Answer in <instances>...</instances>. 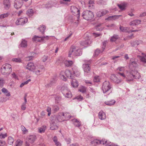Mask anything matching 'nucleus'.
Masks as SVG:
<instances>
[{
    "instance_id": "obj_1",
    "label": "nucleus",
    "mask_w": 146,
    "mask_h": 146,
    "mask_svg": "<svg viewBox=\"0 0 146 146\" xmlns=\"http://www.w3.org/2000/svg\"><path fill=\"white\" fill-rule=\"evenodd\" d=\"M82 54V50L77 47L72 46L69 52L68 56L69 57H71V55L74 56H79Z\"/></svg>"
},
{
    "instance_id": "obj_2",
    "label": "nucleus",
    "mask_w": 146,
    "mask_h": 146,
    "mask_svg": "<svg viewBox=\"0 0 146 146\" xmlns=\"http://www.w3.org/2000/svg\"><path fill=\"white\" fill-rule=\"evenodd\" d=\"M1 71L3 74L9 75L12 71L11 65L8 64L3 65L1 68Z\"/></svg>"
},
{
    "instance_id": "obj_3",
    "label": "nucleus",
    "mask_w": 146,
    "mask_h": 146,
    "mask_svg": "<svg viewBox=\"0 0 146 146\" xmlns=\"http://www.w3.org/2000/svg\"><path fill=\"white\" fill-rule=\"evenodd\" d=\"M82 15L84 19L88 21L91 20L94 16L93 13L90 11H84Z\"/></svg>"
},
{
    "instance_id": "obj_4",
    "label": "nucleus",
    "mask_w": 146,
    "mask_h": 146,
    "mask_svg": "<svg viewBox=\"0 0 146 146\" xmlns=\"http://www.w3.org/2000/svg\"><path fill=\"white\" fill-rule=\"evenodd\" d=\"M61 90L62 93L66 97L71 98L72 97V94L67 86H62L61 88Z\"/></svg>"
},
{
    "instance_id": "obj_5",
    "label": "nucleus",
    "mask_w": 146,
    "mask_h": 146,
    "mask_svg": "<svg viewBox=\"0 0 146 146\" xmlns=\"http://www.w3.org/2000/svg\"><path fill=\"white\" fill-rule=\"evenodd\" d=\"M133 70H126V80L128 82L133 81Z\"/></svg>"
},
{
    "instance_id": "obj_6",
    "label": "nucleus",
    "mask_w": 146,
    "mask_h": 146,
    "mask_svg": "<svg viewBox=\"0 0 146 146\" xmlns=\"http://www.w3.org/2000/svg\"><path fill=\"white\" fill-rule=\"evenodd\" d=\"M111 86L109 82L106 81L103 84L102 89L104 93H106L111 88Z\"/></svg>"
},
{
    "instance_id": "obj_7",
    "label": "nucleus",
    "mask_w": 146,
    "mask_h": 146,
    "mask_svg": "<svg viewBox=\"0 0 146 146\" xmlns=\"http://www.w3.org/2000/svg\"><path fill=\"white\" fill-rule=\"evenodd\" d=\"M36 139V136L34 135H30L27 138L25 146H29L30 144L33 143Z\"/></svg>"
},
{
    "instance_id": "obj_8",
    "label": "nucleus",
    "mask_w": 146,
    "mask_h": 146,
    "mask_svg": "<svg viewBox=\"0 0 146 146\" xmlns=\"http://www.w3.org/2000/svg\"><path fill=\"white\" fill-rule=\"evenodd\" d=\"M49 38V36H47L40 37L37 36H35L33 38V40L34 41L36 42H43L45 40H47Z\"/></svg>"
},
{
    "instance_id": "obj_9",
    "label": "nucleus",
    "mask_w": 146,
    "mask_h": 146,
    "mask_svg": "<svg viewBox=\"0 0 146 146\" xmlns=\"http://www.w3.org/2000/svg\"><path fill=\"white\" fill-rule=\"evenodd\" d=\"M57 121L56 118L53 117L51 118L50 128L52 130L57 129L58 126L57 125Z\"/></svg>"
},
{
    "instance_id": "obj_10",
    "label": "nucleus",
    "mask_w": 146,
    "mask_h": 146,
    "mask_svg": "<svg viewBox=\"0 0 146 146\" xmlns=\"http://www.w3.org/2000/svg\"><path fill=\"white\" fill-rule=\"evenodd\" d=\"M28 20L26 18H22L18 19L15 22L17 25H23Z\"/></svg>"
},
{
    "instance_id": "obj_11",
    "label": "nucleus",
    "mask_w": 146,
    "mask_h": 146,
    "mask_svg": "<svg viewBox=\"0 0 146 146\" xmlns=\"http://www.w3.org/2000/svg\"><path fill=\"white\" fill-rule=\"evenodd\" d=\"M26 68L30 71H33L35 69L36 67L33 63L30 62L26 66Z\"/></svg>"
},
{
    "instance_id": "obj_12",
    "label": "nucleus",
    "mask_w": 146,
    "mask_h": 146,
    "mask_svg": "<svg viewBox=\"0 0 146 146\" xmlns=\"http://www.w3.org/2000/svg\"><path fill=\"white\" fill-rule=\"evenodd\" d=\"M93 142L97 144H100L103 145L106 144L107 146L110 143V142H108L107 141H106L104 139H102V140H100L97 139L95 140H94Z\"/></svg>"
},
{
    "instance_id": "obj_13",
    "label": "nucleus",
    "mask_w": 146,
    "mask_h": 146,
    "mask_svg": "<svg viewBox=\"0 0 146 146\" xmlns=\"http://www.w3.org/2000/svg\"><path fill=\"white\" fill-rule=\"evenodd\" d=\"M70 9L71 12L74 15H78L80 14L79 10L76 7L72 6Z\"/></svg>"
},
{
    "instance_id": "obj_14",
    "label": "nucleus",
    "mask_w": 146,
    "mask_h": 146,
    "mask_svg": "<svg viewBox=\"0 0 146 146\" xmlns=\"http://www.w3.org/2000/svg\"><path fill=\"white\" fill-rule=\"evenodd\" d=\"M23 3L22 0H15L14 7L17 9L20 8L22 5Z\"/></svg>"
},
{
    "instance_id": "obj_15",
    "label": "nucleus",
    "mask_w": 146,
    "mask_h": 146,
    "mask_svg": "<svg viewBox=\"0 0 146 146\" xmlns=\"http://www.w3.org/2000/svg\"><path fill=\"white\" fill-rule=\"evenodd\" d=\"M82 68L85 75L87 74V73L90 72V65L87 64H84L82 66Z\"/></svg>"
},
{
    "instance_id": "obj_16",
    "label": "nucleus",
    "mask_w": 146,
    "mask_h": 146,
    "mask_svg": "<svg viewBox=\"0 0 146 146\" xmlns=\"http://www.w3.org/2000/svg\"><path fill=\"white\" fill-rule=\"evenodd\" d=\"M110 78L112 81L117 84L120 83L121 80L118 78L114 74H112L110 77Z\"/></svg>"
},
{
    "instance_id": "obj_17",
    "label": "nucleus",
    "mask_w": 146,
    "mask_h": 146,
    "mask_svg": "<svg viewBox=\"0 0 146 146\" xmlns=\"http://www.w3.org/2000/svg\"><path fill=\"white\" fill-rule=\"evenodd\" d=\"M64 73L66 76L68 78L71 79H73V76L70 70H66Z\"/></svg>"
},
{
    "instance_id": "obj_18",
    "label": "nucleus",
    "mask_w": 146,
    "mask_h": 146,
    "mask_svg": "<svg viewBox=\"0 0 146 146\" xmlns=\"http://www.w3.org/2000/svg\"><path fill=\"white\" fill-rule=\"evenodd\" d=\"M141 21L140 20H135L131 21L129 23L130 26H136L140 24Z\"/></svg>"
},
{
    "instance_id": "obj_19",
    "label": "nucleus",
    "mask_w": 146,
    "mask_h": 146,
    "mask_svg": "<svg viewBox=\"0 0 146 146\" xmlns=\"http://www.w3.org/2000/svg\"><path fill=\"white\" fill-rule=\"evenodd\" d=\"M133 78L135 79H139L141 77V75L140 73L137 70H133Z\"/></svg>"
},
{
    "instance_id": "obj_20",
    "label": "nucleus",
    "mask_w": 146,
    "mask_h": 146,
    "mask_svg": "<svg viewBox=\"0 0 146 146\" xmlns=\"http://www.w3.org/2000/svg\"><path fill=\"white\" fill-rule=\"evenodd\" d=\"M137 66L138 64L136 62L133 61L132 59L130 60L129 65L130 68L132 69L133 68L137 67Z\"/></svg>"
},
{
    "instance_id": "obj_21",
    "label": "nucleus",
    "mask_w": 146,
    "mask_h": 146,
    "mask_svg": "<svg viewBox=\"0 0 146 146\" xmlns=\"http://www.w3.org/2000/svg\"><path fill=\"white\" fill-rule=\"evenodd\" d=\"M74 74L76 76H79L80 75V73L79 72L78 68L75 66L73 67L72 68Z\"/></svg>"
},
{
    "instance_id": "obj_22",
    "label": "nucleus",
    "mask_w": 146,
    "mask_h": 146,
    "mask_svg": "<svg viewBox=\"0 0 146 146\" xmlns=\"http://www.w3.org/2000/svg\"><path fill=\"white\" fill-rule=\"evenodd\" d=\"M91 43V40L88 38L85 40L84 41H83L81 42L80 44L81 45L84 46L87 44H90Z\"/></svg>"
},
{
    "instance_id": "obj_23",
    "label": "nucleus",
    "mask_w": 146,
    "mask_h": 146,
    "mask_svg": "<svg viewBox=\"0 0 146 146\" xmlns=\"http://www.w3.org/2000/svg\"><path fill=\"white\" fill-rule=\"evenodd\" d=\"M99 118L101 120H103L106 118V115L103 111H100L99 113Z\"/></svg>"
},
{
    "instance_id": "obj_24",
    "label": "nucleus",
    "mask_w": 146,
    "mask_h": 146,
    "mask_svg": "<svg viewBox=\"0 0 146 146\" xmlns=\"http://www.w3.org/2000/svg\"><path fill=\"white\" fill-rule=\"evenodd\" d=\"M62 113H60L58 114V116L57 117V119L58 120L60 121H62L65 120V117H63Z\"/></svg>"
},
{
    "instance_id": "obj_25",
    "label": "nucleus",
    "mask_w": 146,
    "mask_h": 146,
    "mask_svg": "<svg viewBox=\"0 0 146 146\" xmlns=\"http://www.w3.org/2000/svg\"><path fill=\"white\" fill-rule=\"evenodd\" d=\"M3 4L5 8L8 9L10 6L9 0H4Z\"/></svg>"
},
{
    "instance_id": "obj_26",
    "label": "nucleus",
    "mask_w": 146,
    "mask_h": 146,
    "mask_svg": "<svg viewBox=\"0 0 146 146\" xmlns=\"http://www.w3.org/2000/svg\"><path fill=\"white\" fill-rule=\"evenodd\" d=\"M115 102V100H113L110 101H106L105 102V103L108 106H111L114 105Z\"/></svg>"
},
{
    "instance_id": "obj_27",
    "label": "nucleus",
    "mask_w": 146,
    "mask_h": 146,
    "mask_svg": "<svg viewBox=\"0 0 146 146\" xmlns=\"http://www.w3.org/2000/svg\"><path fill=\"white\" fill-rule=\"evenodd\" d=\"M71 84L73 87H76L78 85V83L75 79H74L71 81Z\"/></svg>"
},
{
    "instance_id": "obj_28",
    "label": "nucleus",
    "mask_w": 146,
    "mask_h": 146,
    "mask_svg": "<svg viewBox=\"0 0 146 146\" xmlns=\"http://www.w3.org/2000/svg\"><path fill=\"white\" fill-rule=\"evenodd\" d=\"M53 140L57 146H61V143L59 142L58 141L57 139L56 136H55L54 137L53 139Z\"/></svg>"
},
{
    "instance_id": "obj_29",
    "label": "nucleus",
    "mask_w": 146,
    "mask_h": 146,
    "mask_svg": "<svg viewBox=\"0 0 146 146\" xmlns=\"http://www.w3.org/2000/svg\"><path fill=\"white\" fill-rule=\"evenodd\" d=\"M74 124L77 127H79L81 125L80 122L77 119H74L72 120Z\"/></svg>"
},
{
    "instance_id": "obj_30",
    "label": "nucleus",
    "mask_w": 146,
    "mask_h": 146,
    "mask_svg": "<svg viewBox=\"0 0 146 146\" xmlns=\"http://www.w3.org/2000/svg\"><path fill=\"white\" fill-rule=\"evenodd\" d=\"M121 15H114L109 17L108 18H106V20H111L112 19H115L118 18L119 17L121 16Z\"/></svg>"
},
{
    "instance_id": "obj_31",
    "label": "nucleus",
    "mask_w": 146,
    "mask_h": 146,
    "mask_svg": "<svg viewBox=\"0 0 146 146\" xmlns=\"http://www.w3.org/2000/svg\"><path fill=\"white\" fill-rule=\"evenodd\" d=\"M74 62V61L72 60H66L65 62V64L66 66L68 67L73 64Z\"/></svg>"
},
{
    "instance_id": "obj_32",
    "label": "nucleus",
    "mask_w": 146,
    "mask_h": 146,
    "mask_svg": "<svg viewBox=\"0 0 146 146\" xmlns=\"http://www.w3.org/2000/svg\"><path fill=\"white\" fill-rule=\"evenodd\" d=\"M118 36L117 35H114L110 38V41L111 42H114L118 39Z\"/></svg>"
},
{
    "instance_id": "obj_33",
    "label": "nucleus",
    "mask_w": 146,
    "mask_h": 146,
    "mask_svg": "<svg viewBox=\"0 0 146 146\" xmlns=\"http://www.w3.org/2000/svg\"><path fill=\"white\" fill-rule=\"evenodd\" d=\"M63 117H65V119H68L70 118V116L69 113H62Z\"/></svg>"
},
{
    "instance_id": "obj_34",
    "label": "nucleus",
    "mask_w": 146,
    "mask_h": 146,
    "mask_svg": "<svg viewBox=\"0 0 146 146\" xmlns=\"http://www.w3.org/2000/svg\"><path fill=\"white\" fill-rule=\"evenodd\" d=\"M20 46L22 47H27V41L25 40H23L20 44Z\"/></svg>"
},
{
    "instance_id": "obj_35",
    "label": "nucleus",
    "mask_w": 146,
    "mask_h": 146,
    "mask_svg": "<svg viewBox=\"0 0 146 146\" xmlns=\"http://www.w3.org/2000/svg\"><path fill=\"white\" fill-rule=\"evenodd\" d=\"M38 29L40 32H41L42 34H44V31L46 29V27L43 25L40 26L38 28Z\"/></svg>"
},
{
    "instance_id": "obj_36",
    "label": "nucleus",
    "mask_w": 146,
    "mask_h": 146,
    "mask_svg": "<svg viewBox=\"0 0 146 146\" xmlns=\"http://www.w3.org/2000/svg\"><path fill=\"white\" fill-rule=\"evenodd\" d=\"M2 91L5 94H6V93H7V94H6V96H10V93L5 88H3L2 89Z\"/></svg>"
},
{
    "instance_id": "obj_37",
    "label": "nucleus",
    "mask_w": 146,
    "mask_h": 146,
    "mask_svg": "<svg viewBox=\"0 0 146 146\" xmlns=\"http://www.w3.org/2000/svg\"><path fill=\"white\" fill-rule=\"evenodd\" d=\"M46 128V126H43L41 127L40 128L38 129L39 132L40 133H42L44 132Z\"/></svg>"
},
{
    "instance_id": "obj_38",
    "label": "nucleus",
    "mask_w": 146,
    "mask_h": 146,
    "mask_svg": "<svg viewBox=\"0 0 146 146\" xmlns=\"http://www.w3.org/2000/svg\"><path fill=\"white\" fill-rule=\"evenodd\" d=\"M14 141V139L11 137H8V142L9 144L12 145Z\"/></svg>"
},
{
    "instance_id": "obj_39",
    "label": "nucleus",
    "mask_w": 146,
    "mask_h": 146,
    "mask_svg": "<svg viewBox=\"0 0 146 146\" xmlns=\"http://www.w3.org/2000/svg\"><path fill=\"white\" fill-rule=\"evenodd\" d=\"M119 29L120 31L123 32H128V30L129 29V28L128 27L120 26Z\"/></svg>"
},
{
    "instance_id": "obj_40",
    "label": "nucleus",
    "mask_w": 146,
    "mask_h": 146,
    "mask_svg": "<svg viewBox=\"0 0 146 146\" xmlns=\"http://www.w3.org/2000/svg\"><path fill=\"white\" fill-rule=\"evenodd\" d=\"M33 10L31 9L28 10L27 12V14L29 16H32L33 14Z\"/></svg>"
},
{
    "instance_id": "obj_41",
    "label": "nucleus",
    "mask_w": 146,
    "mask_h": 146,
    "mask_svg": "<svg viewBox=\"0 0 146 146\" xmlns=\"http://www.w3.org/2000/svg\"><path fill=\"white\" fill-rule=\"evenodd\" d=\"M140 59L141 61L144 62H146V54H145L142 56H141L140 57Z\"/></svg>"
},
{
    "instance_id": "obj_42",
    "label": "nucleus",
    "mask_w": 146,
    "mask_h": 146,
    "mask_svg": "<svg viewBox=\"0 0 146 146\" xmlns=\"http://www.w3.org/2000/svg\"><path fill=\"white\" fill-rule=\"evenodd\" d=\"M40 69L37 70L35 71V73L38 75H40V72L42 71V70L44 69V66H42L41 68H40Z\"/></svg>"
},
{
    "instance_id": "obj_43",
    "label": "nucleus",
    "mask_w": 146,
    "mask_h": 146,
    "mask_svg": "<svg viewBox=\"0 0 146 146\" xmlns=\"http://www.w3.org/2000/svg\"><path fill=\"white\" fill-rule=\"evenodd\" d=\"M64 72L63 71H61L60 73V76L61 79L63 80L66 81V78L64 75Z\"/></svg>"
},
{
    "instance_id": "obj_44",
    "label": "nucleus",
    "mask_w": 146,
    "mask_h": 146,
    "mask_svg": "<svg viewBox=\"0 0 146 146\" xmlns=\"http://www.w3.org/2000/svg\"><path fill=\"white\" fill-rule=\"evenodd\" d=\"M31 81V80L30 79H29L25 82L22 83L20 85V87L21 88L22 87L25 85L27 84L28 83Z\"/></svg>"
},
{
    "instance_id": "obj_45",
    "label": "nucleus",
    "mask_w": 146,
    "mask_h": 146,
    "mask_svg": "<svg viewBox=\"0 0 146 146\" xmlns=\"http://www.w3.org/2000/svg\"><path fill=\"white\" fill-rule=\"evenodd\" d=\"M100 78L99 76H96L94 77L93 81L94 82H99Z\"/></svg>"
},
{
    "instance_id": "obj_46",
    "label": "nucleus",
    "mask_w": 146,
    "mask_h": 146,
    "mask_svg": "<svg viewBox=\"0 0 146 146\" xmlns=\"http://www.w3.org/2000/svg\"><path fill=\"white\" fill-rule=\"evenodd\" d=\"M101 52V51L99 49H96L95 51L93 56L94 57L97 56Z\"/></svg>"
},
{
    "instance_id": "obj_47",
    "label": "nucleus",
    "mask_w": 146,
    "mask_h": 146,
    "mask_svg": "<svg viewBox=\"0 0 146 146\" xmlns=\"http://www.w3.org/2000/svg\"><path fill=\"white\" fill-rule=\"evenodd\" d=\"M9 14L8 13L1 14L0 15V19H2L8 16Z\"/></svg>"
},
{
    "instance_id": "obj_48",
    "label": "nucleus",
    "mask_w": 146,
    "mask_h": 146,
    "mask_svg": "<svg viewBox=\"0 0 146 146\" xmlns=\"http://www.w3.org/2000/svg\"><path fill=\"white\" fill-rule=\"evenodd\" d=\"M22 141L19 140H17L16 143V146H21L22 144Z\"/></svg>"
},
{
    "instance_id": "obj_49",
    "label": "nucleus",
    "mask_w": 146,
    "mask_h": 146,
    "mask_svg": "<svg viewBox=\"0 0 146 146\" xmlns=\"http://www.w3.org/2000/svg\"><path fill=\"white\" fill-rule=\"evenodd\" d=\"M21 129L24 134H25L28 132L27 130L25 128V127L21 126Z\"/></svg>"
},
{
    "instance_id": "obj_50",
    "label": "nucleus",
    "mask_w": 146,
    "mask_h": 146,
    "mask_svg": "<svg viewBox=\"0 0 146 146\" xmlns=\"http://www.w3.org/2000/svg\"><path fill=\"white\" fill-rule=\"evenodd\" d=\"M12 60L13 61L16 62H21V58H13L12 59Z\"/></svg>"
},
{
    "instance_id": "obj_51",
    "label": "nucleus",
    "mask_w": 146,
    "mask_h": 146,
    "mask_svg": "<svg viewBox=\"0 0 146 146\" xmlns=\"http://www.w3.org/2000/svg\"><path fill=\"white\" fill-rule=\"evenodd\" d=\"M48 112V115L50 116L51 113V108L49 107H48L46 110Z\"/></svg>"
},
{
    "instance_id": "obj_52",
    "label": "nucleus",
    "mask_w": 146,
    "mask_h": 146,
    "mask_svg": "<svg viewBox=\"0 0 146 146\" xmlns=\"http://www.w3.org/2000/svg\"><path fill=\"white\" fill-rule=\"evenodd\" d=\"M118 6L121 10H124L125 9V7L124 5L121 4H118Z\"/></svg>"
},
{
    "instance_id": "obj_53",
    "label": "nucleus",
    "mask_w": 146,
    "mask_h": 146,
    "mask_svg": "<svg viewBox=\"0 0 146 146\" xmlns=\"http://www.w3.org/2000/svg\"><path fill=\"white\" fill-rule=\"evenodd\" d=\"M86 89L85 87H82L79 90V91L83 93H84L86 92Z\"/></svg>"
},
{
    "instance_id": "obj_54",
    "label": "nucleus",
    "mask_w": 146,
    "mask_h": 146,
    "mask_svg": "<svg viewBox=\"0 0 146 146\" xmlns=\"http://www.w3.org/2000/svg\"><path fill=\"white\" fill-rule=\"evenodd\" d=\"M117 71L121 72H123L125 70L124 67H119L117 69Z\"/></svg>"
},
{
    "instance_id": "obj_55",
    "label": "nucleus",
    "mask_w": 146,
    "mask_h": 146,
    "mask_svg": "<svg viewBox=\"0 0 146 146\" xmlns=\"http://www.w3.org/2000/svg\"><path fill=\"white\" fill-rule=\"evenodd\" d=\"M118 74H119L120 76H121L123 79L126 78V75H125L123 73H121L119 72H118Z\"/></svg>"
},
{
    "instance_id": "obj_56",
    "label": "nucleus",
    "mask_w": 146,
    "mask_h": 146,
    "mask_svg": "<svg viewBox=\"0 0 146 146\" xmlns=\"http://www.w3.org/2000/svg\"><path fill=\"white\" fill-rule=\"evenodd\" d=\"M107 43V41H104L103 42V46L102 47V48L103 50V51L106 48V43Z\"/></svg>"
},
{
    "instance_id": "obj_57",
    "label": "nucleus",
    "mask_w": 146,
    "mask_h": 146,
    "mask_svg": "<svg viewBox=\"0 0 146 146\" xmlns=\"http://www.w3.org/2000/svg\"><path fill=\"white\" fill-rule=\"evenodd\" d=\"M101 11L102 12V16L105 15L109 12V11H108L106 10H102Z\"/></svg>"
},
{
    "instance_id": "obj_58",
    "label": "nucleus",
    "mask_w": 146,
    "mask_h": 146,
    "mask_svg": "<svg viewBox=\"0 0 146 146\" xmlns=\"http://www.w3.org/2000/svg\"><path fill=\"white\" fill-rule=\"evenodd\" d=\"M101 25V24H98L97 25L96 29L97 31H102V28H99Z\"/></svg>"
},
{
    "instance_id": "obj_59",
    "label": "nucleus",
    "mask_w": 146,
    "mask_h": 146,
    "mask_svg": "<svg viewBox=\"0 0 146 146\" xmlns=\"http://www.w3.org/2000/svg\"><path fill=\"white\" fill-rule=\"evenodd\" d=\"M4 80L3 78H0V87L2 88L3 86Z\"/></svg>"
},
{
    "instance_id": "obj_60",
    "label": "nucleus",
    "mask_w": 146,
    "mask_h": 146,
    "mask_svg": "<svg viewBox=\"0 0 146 146\" xmlns=\"http://www.w3.org/2000/svg\"><path fill=\"white\" fill-rule=\"evenodd\" d=\"M96 15L98 17H100L102 16H103L101 10L100 11H98L96 13Z\"/></svg>"
},
{
    "instance_id": "obj_61",
    "label": "nucleus",
    "mask_w": 146,
    "mask_h": 146,
    "mask_svg": "<svg viewBox=\"0 0 146 146\" xmlns=\"http://www.w3.org/2000/svg\"><path fill=\"white\" fill-rule=\"evenodd\" d=\"M26 104L23 103L21 106V109L22 110H25L26 109Z\"/></svg>"
},
{
    "instance_id": "obj_62",
    "label": "nucleus",
    "mask_w": 146,
    "mask_h": 146,
    "mask_svg": "<svg viewBox=\"0 0 146 146\" xmlns=\"http://www.w3.org/2000/svg\"><path fill=\"white\" fill-rule=\"evenodd\" d=\"M143 42L141 40H136L135 42V44L138 45L140 44H142Z\"/></svg>"
},
{
    "instance_id": "obj_63",
    "label": "nucleus",
    "mask_w": 146,
    "mask_h": 146,
    "mask_svg": "<svg viewBox=\"0 0 146 146\" xmlns=\"http://www.w3.org/2000/svg\"><path fill=\"white\" fill-rule=\"evenodd\" d=\"M75 98L79 101H81L83 100V98L81 96L79 95L76 97Z\"/></svg>"
},
{
    "instance_id": "obj_64",
    "label": "nucleus",
    "mask_w": 146,
    "mask_h": 146,
    "mask_svg": "<svg viewBox=\"0 0 146 146\" xmlns=\"http://www.w3.org/2000/svg\"><path fill=\"white\" fill-rule=\"evenodd\" d=\"M5 141L0 140V146H5Z\"/></svg>"
}]
</instances>
